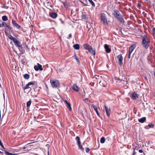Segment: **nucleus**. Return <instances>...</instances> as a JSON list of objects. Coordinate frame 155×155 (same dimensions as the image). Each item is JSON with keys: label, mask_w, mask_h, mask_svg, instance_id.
<instances>
[{"label": "nucleus", "mask_w": 155, "mask_h": 155, "mask_svg": "<svg viewBox=\"0 0 155 155\" xmlns=\"http://www.w3.org/2000/svg\"><path fill=\"white\" fill-rule=\"evenodd\" d=\"M150 43V40L146 35H144L142 38V44L143 47L146 49H147L149 47Z\"/></svg>", "instance_id": "1"}, {"label": "nucleus", "mask_w": 155, "mask_h": 155, "mask_svg": "<svg viewBox=\"0 0 155 155\" xmlns=\"http://www.w3.org/2000/svg\"><path fill=\"white\" fill-rule=\"evenodd\" d=\"M101 20L103 21V24L105 25H107L108 23L105 14L104 13H101Z\"/></svg>", "instance_id": "2"}, {"label": "nucleus", "mask_w": 155, "mask_h": 155, "mask_svg": "<svg viewBox=\"0 0 155 155\" xmlns=\"http://www.w3.org/2000/svg\"><path fill=\"white\" fill-rule=\"evenodd\" d=\"M50 82L53 87L57 88L59 87L60 84L58 81H52V80H50Z\"/></svg>", "instance_id": "3"}, {"label": "nucleus", "mask_w": 155, "mask_h": 155, "mask_svg": "<svg viewBox=\"0 0 155 155\" xmlns=\"http://www.w3.org/2000/svg\"><path fill=\"white\" fill-rule=\"evenodd\" d=\"M35 85L34 83L32 82H30L28 83L25 86L23 87V88L24 90L28 88H30L31 89V86H33Z\"/></svg>", "instance_id": "4"}, {"label": "nucleus", "mask_w": 155, "mask_h": 155, "mask_svg": "<svg viewBox=\"0 0 155 155\" xmlns=\"http://www.w3.org/2000/svg\"><path fill=\"white\" fill-rule=\"evenodd\" d=\"M15 43V45L17 47L22 48V45L20 44V42L17 40L16 38L13 41Z\"/></svg>", "instance_id": "5"}, {"label": "nucleus", "mask_w": 155, "mask_h": 155, "mask_svg": "<svg viewBox=\"0 0 155 155\" xmlns=\"http://www.w3.org/2000/svg\"><path fill=\"white\" fill-rule=\"evenodd\" d=\"M12 23L14 26L16 27V28L17 29H19L21 28V26L19 25L16 22V21H15L14 20L12 19Z\"/></svg>", "instance_id": "6"}, {"label": "nucleus", "mask_w": 155, "mask_h": 155, "mask_svg": "<svg viewBox=\"0 0 155 155\" xmlns=\"http://www.w3.org/2000/svg\"><path fill=\"white\" fill-rule=\"evenodd\" d=\"M42 67V65L41 64L38 63L37 65H35L34 68L35 70L36 71H38L39 70L41 71L43 70V68Z\"/></svg>", "instance_id": "7"}, {"label": "nucleus", "mask_w": 155, "mask_h": 155, "mask_svg": "<svg viewBox=\"0 0 155 155\" xmlns=\"http://www.w3.org/2000/svg\"><path fill=\"white\" fill-rule=\"evenodd\" d=\"M117 20L121 23L124 24L125 22L124 19L121 15L119 16L116 18Z\"/></svg>", "instance_id": "8"}, {"label": "nucleus", "mask_w": 155, "mask_h": 155, "mask_svg": "<svg viewBox=\"0 0 155 155\" xmlns=\"http://www.w3.org/2000/svg\"><path fill=\"white\" fill-rule=\"evenodd\" d=\"M112 15H114L115 18H117L118 16H119L120 14V13L117 10H115L114 12Z\"/></svg>", "instance_id": "9"}, {"label": "nucleus", "mask_w": 155, "mask_h": 155, "mask_svg": "<svg viewBox=\"0 0 155 155\" xmlns=\"http://www.w3.org/2000/svg\"><path fill=\"white\" fill-rule=\"evenodd\" d=\"M118 59L119 64L120 65H121L123 64L122 61L123 58L121 54H119L117 57Z\"/></svg>", "instance_id": "10"}, {"label": "nucleus", "mask_w": 155, "mask_h": 155, "mask_svg": "<svg viewBox=\"0 0 155 155\" xmlns=\"http://www.w3.org/2000/svg\"><path fill=\"white\" fill-rule=\"evenodd\" d=\"M99 84L100 86L103 87H105L107 86V82L104 80H102L99 82Z\"/></svg>", "instance_id": "11"}, {"label": "nucleus", "mask_w": 155, "mask_h": 155, "mask_svg": "<svg viewBox=\"0 0 155 155\" xmlns=\"http://www.w3.org/2000/svg\"><path fill=\"white\" fill-rule=\"evenodd\" d=\"M138 97L137 94L136 92H133L132 94L131 97L133 100H136Z\"/></svg>", "instance_id": "12"}, {"label": "nucleus", "mask_w": 155, "mask_h": 155, "mask_svg": "<svg viewBox=\"0 0 155 155\" xmlns=\"http://www.w3.org/2000/svg\"><path fill=\"white\" fill-rule=\"evenodd\" d=\"M105 109L107 114L108 117H109L110 115V108H108L105 105L104 106Z\"/></svg>", "instance_id": "13"}, {"label": "nucleus", "mask_w": 155, "mask_h": 155, "mask_svg": "<svg viewBox=\"0 0 155 155\" xmlns=\"http://www.w3.org/2000/svg\"><path fill=\"white\" fill-rule=\"evenodd\" d=\"M91 107H92L94 110H95V112H96L97 115H98V116L99 117H100V114L98 113V109H97V107L95 105L93 104H92L91 105Z\"/></svg>", "instance_id": "14"}, {"label": "nucleus", "mask_w": 155, "mask_h": 155, "mask_svg": "<svg viewBox=\"0 0 155 155\" xmlns=\"http://www.w3.org/2000/svg\"><path fill=\"white\" fill-rule=\"evenodd\" d=\"M5 35H6L7 37H8V38L9 39H10L11 40H12V41H13L15 38L13 37L12 35H11V34H10V35H8V33H7V31L5 30Z\"/></svg>", "instance_id": "15"}, {"label": "nucleus", "mask_w": 155, "mask_h": 155, "mask_svg": "<svg viewBox=\"0 0 155 155\" xmlns=\"http://www.w3.org/2000/svg\"><path fill=\"white\" fill-rule=\"evenodd\" d=\"M136 47V45L134 44H133L130 46L129 48V52L132 53Z\"/></svg>", "instance_id": "16"}, {"label": "nucleus", "mask_w": 155, "mask_h": 155, "mask_svg": "<svg viewBox=\"0 0 155 155\" xmlns=\"http://www.w3.org/2000/svg\"><path fill=\"white\" fill-rule=\"evenodd\" d=\"M104 48L105 49L106 52L107 53H109L111 51V49L109 47L108 45L107 44H105L104 45Z\"/></svg>", "instance_id": "17"}, {"label": "nucleus", "mask_w": 155, "mask_h": 155, "mask_svg": "<svg viewBox=\"0 0 155 155\" xmlns=\"http://www.w3.org/2000/svg\"><path fill=\"white\" fill-rule=\"evenodd\" d=\"M84 47L85 49L88 50L92 47L87 44H85L84 45Z\"/></svg>", "instance_id": "18"}, {"label": "nucleus", "mask_w": 155, "mask_h": 155, "mask_svg": "<svg viewBox=\"0 0 155 155\" xmlns=\"http://www.w3.org/2000/svg\"><path fill=\"white\" fill-rule=\"evenodd\" d=\"M64 102L66 104V106L70 110H71V108L70 104L66 100L64 101Z\"/></svg>", "instance_id": "19"}, {"label": "nucleus", "mask_w": 155, "mask_h": 155, "mask_svg": "<svg viewBox=\"0 0 155 155\" xmlns=\"http://www.w3.org/2000/svg\"><path fill=\"white\" fill-rule=\"evenodd\" d=\"M72 89L74 91L76 92H78L79 90V87L78 86L75 84L73 85Z\"/></svg>", "instance_id": "20"}, {"label": "nucleus", "mask_w": 155, "mask_h": 155, "mask_svg": "<svg viewBox=\"0 0 155 155\" xmlns=\"http://www.w3.org/2000/svg\"><path fill=\"white\" fill-rule=\"evenodd\" d=\"M89 52L91 54H93L94 55H95L96 54L95 51L94 49L93 50L92 47L88 50Z\"/></svg>", "instance_id": "21"}, {"label": "nucleus", "mask_w": 155, "mask_h": 155, "mask_svg": "<svg viewBox=\"0 0 155 155\" xmlns=\"http://www.w3.org/2000/svg\"><path fill=\"white\" fill-rule=\"evenodd\" d=\"M50 16L53 18H55L57 17L58 15L56 13L53 12L50 15Z\"/></svg>", "instance_id": "22"}, {"label": "nucleus", "mask_w": 155, "mask_h": 155, "mask_svg": "<svg viewBox=\"0 0 155 155\" xmlns=\"http://www.w3.org/2000/svg\"><path fill=\"white\" fill-rule=\"evenodd\" d=\"M154 127V124H149L147 126L145 127V128L147 129H148L150 128H153Z\"/></svg>", "instance_id": "23"}, {"label": "nucleus", "mask_w": 155, "mask_h": 155, "mask_svg": "<svg viewBox=\"0 0 155 155\" xmlns=\"http://www.w3.org/2000/svg\"><path fill=\"white\" fill-rule=\"evenodd\" d=\"M146 120V118L145 117H143L140 119H138L139 122L141 123H143Z\"/></svg>", "instance_id": "24"}, {"label": "nucleus", "mask_w": 155, "mask_h": 155, "mask_svg": "<svg viewBox=\"0 0 155 155\" xmlns=\"http://www.w3.org/2000/svg\"><path fill=\"white\" fill-rule=\"evenodd\" d=\"M73 47L76 50H78L80 48V46L78 44H76L73 45Z\"/></svg>", "instance_id": "25"}, {"label": "nucleus", "mask_w": 155, "mask_h": 155, "mask_svg": "<svg viewBox=\"0 0 155 155\" xmlns=\"http://www.w3.org/2000/svg\"><path fill=\"white\" fill-rule=\"evenodd\" d=\"M75 140L77 141L78 144H79L81 143V142L80 140V138L78 136H77L75 138Z\"/></svg>", "instance_id": "26"}, {"label": "nucleus", "mask_w": 155, "mask_h": 155, "mask_svg": "<svg viewBox=\"0 0 155 155\" xmlns=\"http://www.w3.org/2000/svg\"><path fill=\"white\" fill-rule=\"evenodd\" d=\"M24 78L26 79H28L30 78V75L28 74H25L23 76Z\"/></svg>", "instance_id": "27"}, {"label": "nucleus", "mask_w": 155, "mask_h": 155, "mask_svg": "<svg viewBox=\"0 0 155 155\" xmlns=\"http://www.w3.org/2000/svg\"><path fill=\"white\" fill-rule=\"evenodd\" d=\"M2 19L3 21H6L8 20V18L6 15H4L2 16Z\"/></svg>", "instance_id": "28"}, {"label": "nucleus", "mask_w": 155, "mask_h": 155, "mask_svg": "<svg viewBox=\"0 0 155 155\" xmlns=\"http://www.w3.org/2000/svg\"><path fill=\"white\" fill-rule=\"evenodd\" d=\"M5 153L6 155H17V154H15L9 153L6 151H5Z\"/></svg>", "instance_id": "29"}, {"label": "nucleus", "mask_w": 155, "mask_h": 155, "mask_svg": "<svg viewBox=\"0 0 155 155\" xmlns=\"http://www.w3.org/2000/svg\"><path fill=\"white\" fill-rule=\"evenodd\" d=\"M31 104V100H30L29 101H28L27 103L26 106L27 107H30Z\"/></svg>", "instance_id": "30"}, {"label": "nucleus", "mask_w": 155, "mask_h": 155, "mask_svg": "<svg viewBox=\"0 0 155 155\" xmlns=\"http://www.w3.org/2000/svg\"><path fill=\"white\" fill-rule=\"evenodd\" d=\"M7 25V24L5 22L3 21L2 24H1V27H6V25Z\"/></svg>", "instance_id": "31"}, {"label": "nucleus", "mask_w": 155, "mask_h": 155, "mask_svg": "<svg viewBox=\"0 0 155 155\" xmlns=\"http://www.w3.org/2000/svg\"><path fill=\"white\" fill-rule=\"evenodd\" d=\"M105 141V138L104 137H102L100 140V142L101 143H104Z\"/></svg>", "instance_id": "32"}, {"label": "nucleus", "mask_w": 155, "mask_h": 155, "mask_svg": "<svg viewBox=\"0 0 155 155\" xmlns=\"http://www.w3.org/2000/svg\"><path fill=\"white\" fill-rule=\"evenodd\" d=\"M79 147V148L82 151H84V149L83 148L82 145L81 144H78Z\"/></svg>", "instance_id": "33"}, {"label": "nucleus", "mask_w": 155, "mask_h": 155, "mask_svg": "<svg viewBox=\"0 0 155 155\" xmlns=\"http://www.w3.org/2000/svg\"><path fill=\"white\" fill-rule=\"evenodd\" d=\"M81 18L82 19L85 20L86 18V15L82 13L81 16Z\"/></svg>", "instance_id": "34"}, {"label": "nucleus", "mask_w": 155, "mask_h": 155, "mask_svg": "<svg viewBox=\"0 0 155 155\" xmlns=\"http://www.w3.org/2000/svg\"><path fill=\"white\" fill-rule=\"evenodd\" d=\"M89 2L91 4L92 6H95V4L92 0H88Z\"/></svg>", "instance_id": "35"}, {"label": "nucleus", "mask_w": 155, "mask_h": 155, "mask_svg": "<svg viewBox=\"0 0 155 155\" xmlns=\"http://www.w3.org/2000/svg\"><path fill=\"white\" fill-rule=\"evenodd\" d=\"M74 58H75V59H76V60L78 62H80V61L79 60V59H78V57L77 56L76 54H75L74 55Z\"/></svg>", "instance_id": "36"}, {"label": "nucleus", "mask_w": 155, "mask_h": 155, "mask_svg": "<svg viewBox=\"0 0 155 155\" xmlns=\"http://www.w3.org/2000/svg\"><path fill=\"white\" fill-rule=\"evenodd\" d=\"M133 154L131 155H135L136 154V152L135 151V148H133Z\"/></svg>", "instance_id": "37"}, {"label": "nucleus", "mask_w": 155, "mask_h": 155, "mask_svg": "<svg viewBox=\"0 0 155 155\" xmlns=\"http://www.w3.org/2000/svg\"><path fill=\"white\" fill-rule=\"evenodd\" d=\"M90 149L88 147H87L86 149V153H88L90 151Z\"/></svg>", "instance_id": "38"}, {"label": "nucleus", "mask_w": 155, "mask_h": 155, "mask_svg": "<svg viewBox=\"0 0 155 155\" xmlns=\"http://www.w3.org/2000/svg\"><path fill=\"white\" fill-rule=\"evenodd\" d=\"M5 28H7L8 29H11L12 28V27L8 25H7Z\"/></svg>", "instance_id": "39"}, {"label": "nucleus", "mask_w": 155, "mask_h": 155, "mask_svg": "<svg viewBox=\"0 0 155 155\" xmlns=\"http://www.w3.org/2000/svg\"><path fill=\"white\" fill-rule=\"evenodd\" d=\"M131 53L129 52V54H128V58H129V59L130 58V54H131Z\"/></svg>", "instance_id": "40"}, {"label": "nucleus", "mask_w": 155, "mask_h": 155, "mask_svg": "<svg viewBox=\"0 0 155 155\" xmlns=\"http://www.w3.org/2000/svg\"><path fill=\"white\" fill-rule=\"evenodd\" d=\"M153 34L155 35V28H154L152 30Z\"/></svg>", "instance_id": "41"}, {"label": "nucleus", "mask_w": 155, "mask_h": 155, "mask_svg": "<svg viewBox=\"0 0 155 155\" xmlns=\"http://www.w3.org/2000/svg\"><path fill=\"white\" fill-rule=\"evenodd\" d=\"M72 37V35L71 34H70L69 35V38H68L69 39L70 38H71Z\"/></svg>", "instance_id": "42"}, {"label": "nucleus", "mask_w": 155, "mask_h": 155, "mask_svg": "<svg viewBox=\"0 0 155 155\" xmlns=\"http://www.w3.org/2000/svg\"><path fill=\"white\" fill-rule=\"evenodd\" d=\"M139 152L140 153H142L143 152V151L142 150H139Z\"/></svg>", "instance_id": "43"}, {"label": "nucleus", "mask_w": 155, "mask_h": 155, "mask_svg": "<svg viewBox=\"0 0 155 155\" xmlns=\"http://www.w3.org/2000/svg\"><path fill=\"white\" fill-rule=\"evenodd\" d=\"M146 1L148 2L149 3H151V2L150 1H148V0H145Z\"/></svg>", "instance_id": "44"}, {"label": "nucleus", "mask_w": 155, "mask_h": 155, "mask_svg": "<svg viewBox=\"0 0 155 155\" xmlns=\"http://www.w3.org/2000/svg\"><path fill=\"white\" fill-rule=\"evenodd\" d=\"M4 8H6V9H7L8 8V7H7V6H4Z\"/></svg>", "instance_id": "45"}, {"label": "nucleus", "mask_w": 155, "mask_h": 155, "mask_svg": "<svg viewBox=\"0 0 155 155\" xmlns=\"http://www.w3.org/2000/svg\"><path fill=\"white\" fill-rule=\"evenodd\" d=\"M145 79L147 80V81H148V80H147V78L146 77H145Z\"/></svg>", "instance_id": "46"}, {"label": "nucleus", "mask_w": 155, "mask_h": 155, "mask_svg": "<svg viewBox=\"0 0 155 155\" xmlns=\"http://www.w3.org/2000/svg\"><path fill=\"white\" fill-rule=\"evenodd\" d=\"M137 5H138V6H140V4H138Z\"/></svg>", "instance_id": "47"}, {"label": "nucleus", "mask_w": 155, "mask_h": 155, "mask_svg": "<svg viewBox=\"0 0 155 155\" xmlns=\"http://www.w3.org/2000/svg\"><path fill=\"white\" fill-rule=\"evenodd\" d=\"M0 87H1L2 89V85H1V84H0Z\"/></svg>", "instance_id": "48"}, {"label": "nucleus", "mask_w": 155, "mask_h": 155, "mask_svg": "<svg viewBox=\"0 0 155 155\" xmlns=\"http://www.w3.org/2000/svg\"><path fill=\"white\" fill-rule=\"evenodd\" d=\"M0 153H3V152H2L0 151Z\"/></svg>", "instance_id": "49"}, {"label": "nucleus", "mask_w": 155, "mask_h": 155, "mask_svg": "<svg viewBox=\"0 0 155 155\" xmlns=\"http://www.w3.org/2000/svg\"><path fill=\"white\" fill-rule=\"evenodd\" d=\"M85 100H87V101H88V98H86L85 99Z\"/></svg>", "instance_id": "50"}, {"label": "nucleus", "mask_w": 155, "mask_h": 155, "mask_svg": "<svg viewBox=\"0 0 155 155\" xmlns=\"http://www.w3.org/2000/svg\"><path fill=\"white\" fill-rule=\"evenodd\" d=\"M26 147H24L23 148V149H26Z\"/></svg>", "instance_id": "51"}, {"label": "nucleus", "mask_w": 155, "mask_h": 155, "mask_svg": "<svg viewBox=\"0 0 155 155\" xmlns=\"http://www.w3.org/2000/svg\"><path fill=\"white\" fill-rule=\"evenodd\" d=\"M153 1L154 2H155V0H153Z\"/></svg>", "instance_id": "52"}, {"label": "nucleus", "mask_w": 155, "mask_h": 155, "mask_svg": "<svg viewBox=\"0 0 155 155\" xmlns=\"http://www.w3.org/2000/svg\"><path fill=\"white\" fill-rule=\"evenodd\" d=\"M50 6L51 7V8H52V5H50Z\"/></svg>", "instance_id": "53"}, {"label": "nucleus", "mask_w": 155, "mask_h": 155, "mask_svg": "<svg viewBox=\"0 0 155 155\" xmlns=\"http://www.w3.org/2000/svg\"><path fill=\"white\" fill-rule=\"evenodd\" d=\"M3 95L4 97V93H3Z\"/></svg>", "instance_id": "54"}, {"label": "nucleus", "mask_w": 155, "mask_h": 155, "mask_svg": "<svg viewBox=\"0 0 155 155\" xmlns=\"http://www.w3.org/2000/svg\"><path fill=\"white\" fill-rule=\"evenodd\" d=\"M48 155H49V152H48Z\"/></svg>", "instance_id": "55"}, {"label": "nucleus", "mask_w": 155, "mask_h": 155, "mask_svg": "<svg viewBox=\"0 0 155 155\" xmlns=\"http://www.w3.org/2000/svg\"><path fill=\"white\" fill-rule=\"evenodd\" d=\"M35 155H38V154H35Z\"/></svg>", "instance_id": "56"}, {"label": "nucleus", "mask_w": 155, "mask_h": 155, "mask_svg": "<svg viewBox=\"0 0 155 155\" xmlns=\"http://www.w3.org/2000/svg\"><path fill=\"white\" fill-rule=\"evenodd\" d=\"M141 155H143L142 154Z\"/></svg>", "instance_id": "57"}]
</instances>
